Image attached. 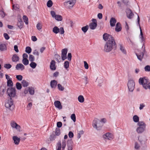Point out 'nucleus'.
Masks as SVG:
<instances>
[{
    "label": "nucleus",
    "mask_w": 150,
    "mask_h": 150,
    "mask_svg": "<svg viewBox=\"0 0 150 150\" xmlns=\"http://www.w3.org/2000/svg\"><path fill=\"white\" fill-rule=\"evenodd\" d=\"M138 142H136L134 144V148L136 149H140L141 146L146 147L148 139L147 137L144 135L139 136L138 137Z\"/></svg>",
    "instance_id": "f257e3e1"
},
{
    "label": "nucleus",
    "mask_w": 150,
    "mask_h": 150,
    "mask_svg": "<svg viewBox=\"0 0 150 150\" xmlns=\"http://www.w3.org/2000/svg\"><path fill=\"white\" fill-rule=\"evenodd\" d=\"M139 84L142 85L145 90H150V81L146 77L140 78L139 80Z\"/></svg>",
    "instance_id": "f03ea898"
},
{
    "label": "nucleus",
    "mask_w": 150,
    "mask_h": 150,
    "mask_svg": "<svg viewBox=\"0 0 150 150\" xmlns=\"http://www.w3.org/2000/svg\"><path fill=\"white\" fill-rule=\"evenodd\" d=\"M116 47L115 40L107 41L104 46V50L106 52H109Z\"/></svg>",
    "instance_id": "7ed1b4c3"
},
{
    "label": "nucleus",
    "mask_w": 150,
    "mask_h": 150,
    "mask_svg": "<svg viewBox=\"0 0 150 150\" xmlns=\"http://www.w3.org/2000/svg\"><path fill=\"white\" fill-rule=\"evenodd\" d=\"M137 125L138 127L136 129V131L137 134H142L146 131V125L144 122L139 121L137 123Z\"/></svg>",
    "instance_id": "20e7f679"
},
{
    "label": "nucleus",
    "mask_w": 150,
    "mask_h": 150,
    "mask_svg": "<svg viewBox=\"0 0 150 150\" xmlns=\"http://www.w3.org/2000/svg\"><path fill=\"white\" fill-rule=\"evenodd\" d=\"M140 20V19L139 16L138 15L137 25L139 27L140 30V34L139 35V37L140 41L143 44L142 47H143L144 46V47L145 48L144 44L145 42V38L143 35V33L139 23Z\"/></svg>",
    "instance_id": "39448f33"
},
{
    "label": "nucleus",
    "mask_w": 150,
    "mask_h": 150,
    "mask_svg": "<svg viewBox=\"0 0 150 150\" xmlns=\"http://www.w3.org/2000/svg\"><path fill=\"white\" fill-rule=\"evenodd\" d=\"M127 87L129 91L130 92H133L135 88V84L134 80L131 79H129L127 83Z\"/></svg>",
    "instance_id": "423d86ee"
},
{
    "label": "nucleus",
    "mask_w": 150,
    "mask_h": 150,
    "mask_svg": "<svg viewBox=\"0 0 150 150\" xmlns=\"http://www.w3.org/2000/svg\"><path fill=\"white\" fill-rule=\"evenodd\" d=\"M5 107L10 110H11L13 108V101L11 98H9L7 100L5 104Z\"/></svg>",
    "instance_id": "0eeeda50"
},
{
    "label": "nucleus",
    "mask_w": 150,
    "mask_h": 150,
    "mask_svg": "<svg viewBox=\"0 0 150 150\" xmlns=\"http://www.w3.org/2000/svg\"><path fill=\"white\" fill-rule=\"evenodd\" d=\"M7 93L8 96L10 97H13L16 95V91L15 88H8Z\"/></svg>",
    "instance_id": "6e6552de"
},
{
    "label": "nucleus",
    "mask_w": 150,
    "mask_h": 150,
    "mask_svg": "<svg viewBox=\"0 0 150 150\" xmlns=\"http://www.w3.org/2000/svg\"><path fill=\"white\" fill-rule=\"evenodd\" d=\"M75 2V0H67L64 2V4L68 8L70 9L74 6Z\"/></svg>",
    "instance_id": "1a4fd4ad"
},
{
    "label": "nucleus",
    "mask_w": 150,
    "mask_h": 150,
    "mask_svg": "<svg viewBox=\"0 0 150 150\" xmlns=\"http://www.w3.org/2000/svg\"><path fill=\"white\" fill-rule=\"evenodd\" d=\"M103 38L105 41L107 40L109 41L114 40L112 36L107 33H105L103 35Z\"/></svg>",
    "instance_id": "9d476101"
},
{
    "label": "nucleus",
    "mask_w": 150,
    "mask_h": 150,
    "mask_svg": "<svg viewBox=\"0 0 150 150\" xmlns=\"http://www.w3.org/2000/svg\"><path fill=\"white\" fill-rule=\"evenodd\" d=\"M92 22L90 24L89 27L91 29L94 30L97 25V21L96 19L93 18L92 19Z\"/></svg>",
    "instance_id": "9b49d317"
},
{
    "label": "nucleus",
    "mask_w": 150,
    "mask_h": 150,
    "mask_svg": "<svg viewBox=\"0 0 150 150\" xmlns=\"http://www.w3.org/2000/svg\"><path fill=\"white\" fill-rule=\"evenodd\" d=\"M103 137L104 139L111 140L113 138V135L111 133L108 132L103 134Z\"/></svg>",
    "instance_id": "f8f14e48"
},
{
    "label": "nucleus",
    "mask_w": 150,
    "mask_h": 150,
    "mask_svg": "<svg viewBox=\"0 0 150 150\" xmlns=\"http://www.w3.org/2000/svg\"><path fill=\"white\" fill-rule=\"evenodd\" d=\"M11 127L13 128H15L18 131H20L21 127L19 125L17 124L14 121H12L10 123Z\"/></svg>",
    "instance_id": "ddd939ff"
},
{
    "label": "nucleus",
    "mask_w": 150,
    "mask_h": 150,
    "mask_svg": "<svg viewBox=\"0 0 150 150\" xmlns=\"http://www.w3.org/2000/svg\"><path fill=\"white\" fill-rule=\"evenodd\" d=\"M68 50L66 48L62 49V50L61 57L62 60H64L67 59V54Z\"/></svg>",
    "instance_id": "4468645a"
},
{
    "label": "nucleus",
    "mask_w": 150,
    "mask_h": 150,
    "mask_svg": "<svg viewBox=\"0 0 150 150\" xmlns=\"http://www.w3.org/2000/svg\"><path fill=\"white\" fill-rule=\"evenodd\" d=\"M23 23L21 17L20 16L18 18L17 25L20 29H21L23 27Z\"/></svg>",
    "instance_id": "2eb2a0df"
},
{
    "label": "nucleus",
    "mask_w": 150,
    "mask_h": 150,
    "mask_svg": "<svg viewBox=\"0 0 150 150\" xmlns=\"http://www.w3.org/2000/svg\"><path fill=\"white\" fill-rule=\"evenodd\" d=\"M54 104L55 107L59 110H61L62 108L61 102L57 100L55 101Z\"/></svg>",
    "instance_id": "dca6fc26"
},
{
    "label": "nucleus",
    "mask_w": 150,
    "mask_h": 150,
    "mask_svg": "<svg viewBox=\"0 0 150 150\" xmlns=\"http://www.w3.org/2000/svg\"><path fill=\"white\" fill-rule=\"evenodd\" d=\"M126 13L127 16L128 18L132 19L133 17L134 14L131 10H127Z\"/></svg>",
    "instance_id": "f3484780"
},
{
    "label": "nucleus",
    "mask_w": 150,
    "mask_h": 150,
    "mask_svg": "<svg viewBox=\"0 0 150 150\" xmlns=\"http://www.w3.org/2000/svg\"><path fill=\"white\" fill-rule=\"evenodd\" d=\"M145 51V50H144L143 52H141L140 53H136V54L137 56L138 59L140 61H142L144 56V52Z\"/></svg>",
    "instance_id": "a211bd4d"
},
{
    "label": "nucleus",
    "mask_w": 150,
    "mask_h": 150,
    "mask_svg": "<svg viewBox=\"0 0 150 150\" xmlns=\"http://www.w3.org/2000/svg\"><path fill=\"white\" fill-rule=\"evenodd\" d=\"M16 68L17 70L23 71L25 69V66L21 63L18 64L16 65Z\"/></svg>",
    "instance_id": "6ab92c4d"
},
{
    "label": "nucleus",
    "mask_w": 150,
    "mask_h": 150,
    "mask_svg": "<svg viewBox=\"0 0 150 150\" xmlns=\"http://www.w3.org/2000/svg\"><path fill=\"white\" fill-rule=\"evenodd\" d=\"M57 81L54 80H52L50 83L51 87L52 88H55L57 85Z\"/></svg>",
    "instance_id": "aec40b11"
},
{
    "label": "nucleus",
    "mask_w": 150,
    "mask_h": 150,
    "mask_svg": "<svg viewBox=\"0 0 150 150\" xmlns=\"http://www.w3.org/2000/svg\"><path fill=\"white\" fill-rule=\"evenodd\" d=\"M13 139L14 144L16 145H18L20 142V138L17 136H14L13 137Z\"/></svg>",
    "instance_id": "412c9836"
},
{
    "label": "nucleus",
    "mask_w": 150,
    "mask_h": 150,
    "mask_svg": "<svg viewBox=\"0 0 150 150\" xmlns=\"http://www.w3.org/2000/svg\"><path fill=\"white\" fill-rule=\"evenodd\" d=\"M99 120L97 118H95L93 122L92 125L93 127L94 128H97V125L99 122Z\"/></svg>",
    "instance_id": "4be33fe9"
},
{
    "label": "nucleus",
    "mask_w": 150,
    "mask_h": 150,
    "mask_svg": "<svg viewBox=\"0 0 150 150\" xmlns=\"http://www.w3.org/2000/svg\"><path fill=\"white\" fill-rule=\"evenodd\" d=\"M55 62L54 60H52L51 61L50 63V69L53 70H54L56 69V67L55 66Z\"/></svg>",
    "instance_id": "5701e85b"
},
{
    "label": "nucleus",
    "mask_w": 150,
    "mask_h": 150,
    "mask_svg": "<svg viewBox=\"0 0 150 150\" xmlns=\"http://www.w3.org/2000/svg\"><path fill=\"white\" fill-rule=\"evenodd\" d=\"M116 22V20L114 18H112L110 20V25L112 27H114L115 26Z\"/></svg>",
    "instance_id": "b1692460"
},
{
    "label": "nucleus",
    "mask_w": 150,
    "mask_h": 150,
    "mask_svg": "<svg viewBox=\"0 0 150 150\" xmlns=\"http://www.w3.org/2000/svg\"><path fill=\"white\" fill-rule=\"evenodd\" d=\"M121 25L119 23H117L116 24L115 30L116 32H119L121 30Z\"/></svg>",
    "instance_id": "393cba45"
},
{
    "label": "nucleus",
    "mask_w": 150,
    "mask_h": 150,
    "mask_svg": "<svg viewBox=\"0 0 150 150\" xmlns=\"http://www.w3.org/2000/svg\"><path fill=\"white\" fill-rule=\"evenodd\" d=\"M7 50L6 45L4 43H2L0 45V50L1 51H4Z\"/></svg>",
    "instance_id": "a878e982"
},
{
    "label": "nucleus",
    "mask_w": 150,
    "mask_h": 150,
    "mask_svg": "<svg viewBox=\"0 0 150 150\" xmlns=\"http://www.w3.org/2000/svg\"><path fill=\"white\" fill-rule=\"evenodd\" d=\"M120 49L122 52L125 54H127V51L125 50V47L122 45L120 46Z\"/></svg>",
    "instance_id": "bb28decb"
},
{
    "label": "nucleus",
    "mask_w": 150,
    "mask_h": 150,
    "mask_svg": "<svg viewBox=\"0 0 150 150\" xmlns=\"http://www.w3.org/2000/svg\"><path fill=\"white\" fill-rule=\"evenodd\" d=\"M28 91L30 94L31 95H33L35 93V90L34 88L32 87H28Z\"/></svg>",
    "instance_id": "cd10ccee"
},
{
    "label": "nucleus",
    "mask_w": 150,
    "mask_h": 150,
    "mask_svg": "<svg viewBox=\"0 0 150 150\" xmlns=\"http://www.w3.org/2000/svg\"><path fill=\"white\" fill-rule=\"evenodd\" d=\"M19 57L16 54H14L12 57V61L13 62H17L19 61Z\"/></svg>",
    "instance_id": "c85d7f7f"
},
{
    "label": "nucleus",
    "mask_w": 150,
    "mask_h": 150,
    "mask_svg": "<svg viewBox=\"0 0 150 150\" xmlns=\"http://www.w3.org/2000/svg\"><path fill=\"white\" fill-rule=\"evenodd\" d=\"M21 83L23 86L24 87L28 86L29 85V82L25 80H22Z\"/></svg>",
    "instance_id": "c756f323"
},
{
    "label": "nucleus",
    "mask_w": 150,
    "mask_h": 150,
    "mask_svg": "<svg viewBox=\"0 0 150 150\" xmlns=\"http://www.w3.org/2000/svg\"><path fill=\"white\" fill-rule=\"evenodd\" d=\"M78 100L79 102L80 103H83L84 101V98L83 96L81 95H80L78 97Z\"/></svg>",
    "instance_id": "7c9ffc66"
},
{
    "label": "nucleus",
    "mask_w": 150,
    "mask_h": 150,
    "mask_svg": "<svg viewBox=\"0 0 150 150\" xmlns=\"http://www.w3.org/2000/svg\"><path fill=\"white\" fill-rule=\"evenodd\" d=\"M133 121L136 123H138L139 122V117L136 115H134L133 117Z\"/></svg>",
    "instance_id": "2f4dec72"
},
{
    "label": "nucleus",
    "mask_w": 150,
    "mask_h": 150,
    "mask_svg": "<svg viewBox=\"0 0 150 150\" xmlns=\"http://www.w3.org/2000/svg\"><path fill=\"white\" fill-rule=\"evenodd\" d=\"M103 124H102L100 121L99 120L98 125H97V128H95L96 129L98 130H100L101 129L102 127L103 126Z\"/></svg>",
    "instance_id": "473e14b6"
},
{
    "label": "nucleus",
    "mask_w": 150,
    "mask_h": 150,
    "mask_svg": "<svg viewBox=\"0 0 150 150\" xmlns=\"http://www.w3.org/2000/svg\"><path fill=\"white\" fill-rule=\"evenodd\" d=\"M89 28V26L88 25H86V26H84L81 28V30L84 33L86 32L88 30Z\"/></svg>",
    "instance_id": "72a5a7b5"
},
{
    "label": "nucleus",
    "mask_w": 150,
    "mask_h": 150,
    "mask_svg": "<svg viewBox=\"0 0 150 150\" xmlns=\"http://www.w3.org/2000/svg\"><path fill=\"white\" fill-rule=\"evenodd\" d=\"M23 19L25 24L26 25H28V19L26 16L24 15L23 16Z\"/></svg>",
    "instance_id": "f704fd0d"
},
{
    "label": "nucleus",
    "mask_w": 150,
    "mask_h": 150,
    "mask_svg": "<svg viewBox=\"0 0 150 150\" xmlns=\"http://www.w3.org/2000/svg\"><path fill=\"white\" fill-rule=\"evenodd\" d=\"M52 31L55 34H57L59 32V29L57 26H55L53 28Z\"/></svg>",
    "instance_id": "c9c22d12"
},
{
    "label": "nucleus",
    "mask_w": 150,
    "mask_h": 150,
    "mask_svg": "<svg viewBox=\"0 0 150 150\" xmlns=\"http://www.w3.org/2000/svg\"><path fill=\"white\" fill-rule=\"evenodd\" d=\"M84 133V131L83 130L79 131L77 134V138L79 139L81 137V135H83Z\"/></svg>",
    "instance_id": "e433bc0d"
},
{
    "label": "nucleus",
    "mask_w": 150,
    "mask_h": 150,
    "mask_svg": "<svg viewBox=\"0 0 150 150\" xmlns=\"http://www.w3.org/2000/svg\"><path fill=\"white\" fill-rule=\"evenodd\" d=\"M42 27V25L41 23H38L36 25L37 28L39 30H41Z\"/></svg>",
    "instance_id": "4c0bfd02"
},
{
    "label": "nucleus",
    "mask_w": 150,
    "mask_h": 150,
    "mask_svg": "<svg viewBox=\"0 0 150 150\" xmlns=\"http://www.w3.org/2000/svg\"><path fill=\"white\" fill-rule=\"evenodd\" d=\"M54 18L56 20L59 21H62V16L60 15H57Z\"/></svg>",
    "instance_id": "58836bf2"
},
{
    "label": "nucleus",
    "mask_w": 150,
    "mask_h": 150,
    "mask_svg": "<svg viewBox=\"0 0 150 150\" xmlns=\"http://www.w3.org/2000/svg\"><path fill=\"white\" fill-rule=\"evenodd\" d=\"M13 9H18L20 8L19 5L18 4H13L12 5Z\"/></svg>",
    "instance_id": "ea45409f"
},
{
    "label": "nucleus",
    "mask_w": 150,
    "mask_h": 150,
    "mask_svg": "<svg viewBox=\"0 0 150 150\" xmlns=\"http://www.w3.org/2000/svg\"><path fill=\"white\" fill-rule=\"evenodd\" d=\"M25 51L26 53L30 54L31 52L32 49L30 47L28 46L26 47Z\"/></svg>",
    "instance_id": "a19ab883"
},
{
    "label": "nucleus",
    "mask_w": 150,
    "mask_h": 150,
    "mask_svg": "<svg viewBox=\"0 0 150 150\" xmlns=\"http://www.w3.org/2000/svg\"><path fill=\"white\" fill-rule=\"evenodd\" d=\"M57 88L60 91H63L64 89V88L60 84H57Z\"/></svg>",
    "instance_id": "79ce46f5"
},
{
    "label": "nucleus",
    "mask_w": 150,
    "mask_h": 150,
    "mask_svg": "<svg viewBox=\"0 0 150 150\" xmlns=\"http://www.w3.org/2000/svg\"><path fill=\"white\" fill-rule=\"evenodd\" d=\"M64 67L66 69H67L69 67V63L68 61H66L64 63Z\"/></svg>",
    "instance_id": "37998d69"
},
{
    "label": "nucleus",
    "mask_w": 150,
    "mask_h": 150,
    "mask_svg": "<svg viewBox=\"0 0 150 150\" xmlns=\"http://www.w3.org/2000/svg\"><path fill=\"white\" fill-rule=\"evenodd\" d=\"M61 142H58L56 146V150H61Z\"/></svg>",
    "instance_id": "c03bdc74"
},
{
    "label": "nucleus",
    "mask_w": 150,
    "mask_h": 150,
    "mask_svg": "<svg viewBox=\"0 0 150 150\" xmlns=\"http://www.w3.org/2000/svg\"><path fill=\"white\" fill-rule=\"evenodd\" d=\"M30 67L33 69H35L36 67L37 64L33 62H32L30 64Z\"/></svg>",
    "instance_id": "a18cd8bd"
},
{
    "label": "nucleus",
    "mask_w": 150,
    "mask_h": 150,
    "mask_svg": "<svg viewBox=\"0 0 150 150\" xmlns=\"http://www.w3.org/2000/svg\"><path fill=\"white\" fill-rule=\"evenodd\" d=\"M22 62L25 65H27L29 64V61L28 59H23Z\"/></svg>",
    "instance_id": "49530a36"
},
{
    "label": "nucleus",
    "mask_w": 150,
    "mask_h": 150,
    "mask_svg": "<svg viewBox=\"0 0 150 150\" xmlns=\"http://www.w3.org/2000/svg\"><path fill=\"white\" fill-rule=\"evenodd\" d=\"M16 86L17 89L18 90L21 89L22 87L21 84L19 82H17L16 83Z\"/></svg>",
    "instance_id": "de8ad7c7"
},
{
    "label": "nucleus",
    "mask_w": 150,
    "mask_h": 150,
    "mask_svg": "<svg viewBox=\"0 0 150 150\" xmlns=\"http://www.w3.org/2000/svg\"><path fill=\"white\" fill-rule=\"evenodd\" d=\"M144 69L146 72H150V65L146 66L144 67Z\"/></svg>",
    "instance_id": "09e8293b"
},
{
    "label": "nucleus",
    "mask_w": 150,
    "mask_h": 150,
    "mask_svg": "<svg viewBox=\"0 0 150 150\" xmlns=\"http://www.w3.org/2000/svg\"><path fill=\"white\" fill-rule=\"evenodd\" d=\"M122 2L124 5L128 6L130 4V2L129 0H122Z\"/></svg>",
    "instance_id": "8fccbe9b"
},
{
    "label": "nucleus",
    "mask_w": 150,
    "mask_h": 150,
    "mask_svg": "<svg viewBox=\"0 0 150 150\" xmlns=\"http://www.w3.org/2000/svg\"><path fill=\"white\" fill-rule=\"evenodd\" d=\"M7 85L8 86H13V82L12 81V79L11 80L7 81Z\"/></svg>",
    "instance_id": "3c124183"
},
{
    "label": "nucleus",
    "mask_w": 150,
    "mask_h": 150,
    "mask_svg": "<svg viewBox=\"0 0 150 150\" xmlns=\"http://www.w3.org/2000/svg\"><path fill=\"white\" fill-rule=\"evenodd\" d=\"M55 134L57 136H59L60 134V130L59 128H56L55 132Z\"/></svg>",
    "instance_id": "603ef678"
},
{
    "label": "nucleus",
    "mask_w": 150,
    "mask_h": 150,
    "mask_svg": "<svg viewBox=\"0 0 150 150\" xmlns=\"http://www.w3.org/2000/svg\"><path fill=\"white\" fill-rule=\"evenodd\" d=\"M146 106L145 105L144 103H140L139 105V109L141 110L144 108Z\"/></svg>",
    "instance_id": "864d4df0"
},
{
    "label": "nucleus",
    "mask_w": 150,
    "mask_h": 150,
    "mask_svg": "<svg viewBox=\"0 0 150 150\" xmlns=\"http://www.w3.org/2000/svg\"><path fill=\"white\" fill-rule=\"evenodd\" d=\"M62 149H64L65 148L66 146V141L64 140H63L62 142Z\"/></svg>",
    "instance_id": "5fc2aeb1"
},
{
    "label": "nucleus",
    "mask_w": 150,
    "mask_h": 150,
    "mask_svg": "<svg viewBox=\"0 0 150 150\" xmlns=\"http://www.w3.org/2000/svg\"><path fill=\"white\" fill-rule=\"evenodd\" d=\"M29 60L30 61L33 62L34 61L35 58L34 56L31 54H30L29 57Z\"/></svg>",
    "instance_id": "6e6d98bb"
},
{
    "label": "nucleus",
    "mask_w": 150,
    "mask_h": 150,
    "mask_svg": "<svg viewBox=\"0 0 150 150\" xmlns=\"http://www.w3.org/2000/svg\"><path fill=\"white\" fill-rule=\"evenodd\" d=\"M52 2L51 0H49L47 3V6L48 7H51L52 5Z\"/></svg>",
    "instance_id": "4d7b16f0"
},
{
    "label": "nucleus",
    "mask_w": 150,
    "mask_h": 150,
    "mask_svg": "<svg viewBox=\"0 0 150 150\" xmlns=\"http://www.w3.org/2000/svg\"><path fill=\"white\" fill-rule=\"evenodd\" d=\"M16 78L19 81H21L23 79V76L21 75H17L16 76Z\"/></svg>",
    "instance_id": "13d9d810"
},
{
    "label": "nucleus",
    "mask_w": 150,
    "mask_h": 150,
    "mask_svg": "<svg viewBox=\"0 0 150 150\" xmlns=\"http://www.w3.org/2000/svg\"><path fill=\"white\" fill-rule=\"evenodd\" d=\"M71 119L73 120L74 122H75L76 120V118L75 114H72L71 116Z\"/></svg>",
    "instance_id": "bf43d9fd"
},
{
    "label": "nucleus",
    "mask_w": 150,
    "mask_h": 150,
    "mask_svg": "<svg viewBox=\"0 0 150 150\" xmlns=\"http://www.w3.org/2000/svg\"><path fill=\"white\" fill-rule=\"evenodd\" d=\"M32 104L31 103H29L27 106V109L28 110H30L32 107Z\"/></svg>",
    "instance_id": "052dcab7"
},
{
    "label": "nucleus",
    "mask_w": 150,
    "mask_h": 150,
    "mask_svg": "<svg viewBox=\"0 0 150 150\" xmlns=\"http://www.w3.org/2000/svg\"><path fill=\"white\" fill-rule=\"evenodd\" d=\"M4 67L6 69H9L11 67V65L9 64H6L4 65Z\"/></svg>",
    "instance_id": "680f3d73"
},
{
    "label": "nucleus",
    "mask_w": 150,
    "mask_h": 150,
    "mask_svg": "<svg viewBox=\"0 0 150 150\" xmlns=\"http://www.w3.org/2000/svg\"><path fill=\"white\" fill-rule=\"evenodd\" d=\"M71 53H69L68 54L67 58L69 61H71Z\"/></svg>",
    "instance_id": "e2e57ef3"
},
{
    "label": "nucleus",
    "mask_w": 150,
    "mask_h": 150,
    "mask_svg": "<svg viewBox=\"0 0 150 150\" xmlns=\"http://www.w3.org/2000/svg\"><path fill=\"white\" fill-rule=\"evenodd\" d=\"M100 121L103 124L105 123L106 122L107 120L105 118H101Z\"/></svg>",
    "instance_id": "0e129e2a"
},
{
    "label": "nucleus",
    "mask_w": 150,
    "mask_h": 150,
    "mask_svg": "<svg viewBox=\"0 0 150 150\" xmlns=\"http://www.w3.org/2000/svg\"><path fill=\"white\" fill-rule=\"evenodd\" d=\"M4 36L6 40H8L10 38L9 36L6 33H4Z\"/></svg>",
    "instance_id": "69168bd1"
},
{
    "label": "nucleus",
    "mask_w": 150,
    "mask_h": 150,
    "mask_svg": "<svg viewBox=\"0 0 150 150\" xmlns=\"http://www.w3.org/2000/svg\"><path fill=\"white\" fill-rule=\"evenodd\" d=\"M68 136L69 137L71 138H72L74 137V134L71 131H70L69 132V134H68Z\"/></svg>",
    "instance_id": "338daca9"
},
{
    "label": "nucleus",
    "mask_w": 150,
    "mask_h": 150,
    "mask_svg": "<svg viewBox=\"0 0 150 150\" xmlns=\"http://www.w3.org/2000/svg\"><path fill=\"white\" fill-rule=\"evenodd\" d=\"M59 32L61 34H63L64 33V28L62 27H61L59 29Z\"/></svg>",
    "instance_id": "774afa93"
}]
</instances>
